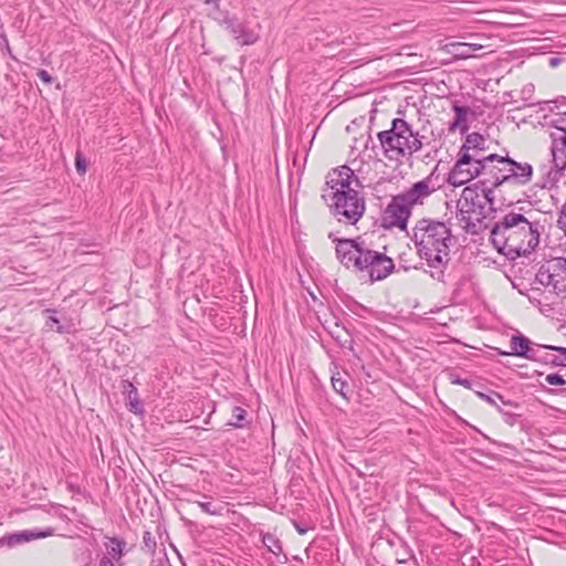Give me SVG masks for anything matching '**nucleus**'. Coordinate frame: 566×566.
<instances>
[{
    "instance_id": "nucleus-7",
    "label": "nucleus",
    "mask_w": 566,
    "mask_h": 566,
    "mask_svg": "<svg viewBox=\"0 0 566 566\" xmlns=\"http://www.w3.org/2000/svg\"><path fill=\"white\" fill-rule=\"evenodd\" d=\"M336 258L346 268L359 271L367 245L357 237L355 239H334Z\"/></svg>"
},
{
    "instance_id": "nucleus-28",
    "label": "nucleus",
    "mask_w": 566,
    "mask_h": 566,
    "mask_svg": "<svg viewBox=\"0 0 566 566\" xmlns=\"http://www.w3.org/2000/svg\"><path fill=\"white\" fill-rule=\"evenodd\" d=\"M545 345H541V344H534L533 345V350L530 352L527 355H526V358L530 359V360H534V361H538V363H543V364H549L552 365V358H553V354H541V349H544Z\"/></svg>"
},
{
    "instance_id": "nucleus-26",
    "label": "nucleus",
    "mask_w": 566,
    "mask_h": 566,
    "mask_svg": "<svg viewBox=\"0 0 566 566\" xmlns=\"http://www.w3.org/2000/svg\"><path fill=\"white\" fill-rule=\"evenodd\" d=\"M333 389L339 394L343 398L348 399L350 390L348 389V382L342 377L340 373H334L331 377Z\"/></svg>"
},
{
    "instance_id": "nucleus-21",
    "label": "nucleus",
    "mask_w": 566,
    "mask_h": 566,
    "mask_svg": "<svg viewBox=\"0 0 566 566\" xmlns=\"http://www.w3.org/2000/svg\"><path fill=\"white\" fill-rule=\"evenodd\" d=\"M106 542H105V547H106V551H107V554L111 556V558L113 559H120L123 557V555L125 554V548H126V541L124 538H118V537H109V536H106Z\"/></svg>"
},
{
    "instance_id": "nucleus-16",
    "label": "nucleus",
    "mask_w": 566,
    "mask_h": 566,
    "mask_svg": "<svg viewBox=\"0 0 566 566\" xmlns=\"http://www.w3.org/2000/svg\"><path fill=\"white\" fill-rule=\"evenodd\" d=\"M452 111L454 112V118L449 124V130L459 129L461 134H465L469 130L468 116L473 114L472 109L469 106L453 103Z\"/></svg>"
},
{
    "instance_id": "nucleus-17",
    "label": "nucleus",
    "mask_w": 566,
    "mask_h": 566,
    "mask_svg": "<svg viewBox=\"0 0 566 566\" xmlns=\"http://www.w3.org/2000/svg\"><path fill=\"white\" fill-rule=\"evenodd\" d=\"M123 394L126 395L128 410L135 415H144V405L139 399L137 388L129 381H122Z\"/></svg>"
},
{
    "instance_id": "nucleus-2",
    "label": "nucleus",
    "mask_w": 566,
    "mask_h": 566,
    "mask_svg": "<svg viewBox=\"0 0 566 566\" xmlns=\"http://www.w3.org/2000/svg\"><path fill=\"white\" fill-rule=\"evenodd\" d=\"M539 222L512 209H497V253L510 259L527 254L539 243Z\"/></svg>"
},
{
    "instance_id": "nucleus-18",
    "label": "nucleus",
    "mask_w": 566,
    "mask_h": 566,
    "mask_svg": "<svg viewBox=\"0 0 566 566\" xmlns=\"http://www.w3.org/2000/svg\"><path fill=\"white\" fill-rule=\"evenodd\" d=\"M518 543V536L516 532H506L497 525V548L504 547V558H510L511 553L514 551Z\"/></svg>"
},
{
    "instance_id": "nucleus-4",
    "label": "nucleus",
    "mask_w": 566,
    "mask_h": 566,
    "mask_svg": "<svg viewBox=\"0 0 566 566\" xmlns=\"http://www.w3.org/2000/svg\"><path fill=\"white\" fill-rule=\"evenodd\" d=\"M433 172L424 179L415 182L406 191L391 197L387 207L381 211L378 220L379 227L385 230L399 229L406 231L411 210L415 206L422 205L434 190L432 185Z\"/></svg>"
},
{
    "instance_id": "nucleus-19",
    "label": "nucleus",
    "mask_w": 566,
    "mask_h": 566,
    "mask_svg": "<svg viewBox=\"0 0 566 566\" xmlns=\"http://www.w3.org/2000/svg\"><path fill=\"white\" fill-rule=\"evenodd\" d=\"M497 465L507 467V465H514L517 460L516 458H521L520 452L509 446V444H501L497 442Z\"/></svg>"
},
{
    "instance_id": "nucleus-12",
    "label": "nucleus",
    "mask_w": 566,
    "mask_h": 566,
    "mask_svg": "<svg viewBox=\"0 0 566 566\" xmlns=\"http://www.w3.org/2000/svg\"><path fill=\"white\" fill-rule=\"evenodd\" d=\"M222 25L240 45H251L258 40V35L234 15H226Z\"/></svg>"
},
{
    "instance_id": "nucleus-5",
    "label": "nucleus",
    "mask_w": 566,
    "mask_h": 566,
    "mask_svg": "<svg viewBox=\"0 0 566 566\" xmlns=\"http://www.w3.org/2000/svg\"><path fill=\"white\" fill-rule=\"evenodd\" d=\"M377 137L386 155L395 151L400 157L412 156L423 146L419 133H415L410 124L402 118H394L391 127L379 132Z\"/></svg>"
},
{
    "instance_id": "nucleus-50",
    "label": "nucleus",
    "mask_w": 566,
    "mask_h": 566,
    "mask_svg": "<svg viewBox=\"0 0 566 566\" xmlns=\"http://www.w3.org/2000/svg\"><path fill=\"white\" fill-rule=\"evenodd\" d=\"M506 25L507 23L506 22H502V21H497V25Z\"/></svg>"
},
{
    "instance_id": "nucleus-6",
    "label": "nucleus",
    "mask_w": 566,
    "mask_h": 566,
    "mask_svg": "<svg viewBox=\"0 0 566 566\" xmlns=\"http://www.w3.org/2000/svg\"><path fill=\"white\" fill-rule=\"evenodd\" d=\"M322 199L338 221L356 224L365 212V199L358 191L323 193Z\"/></svg>"
},
{
    "instance_id": "nucleus-44",
    "label": "nucleus",
    "mask_w": 566,
    "mask_h": 566,
    "mask_svg": "<svg viewBox=\"0 0 566 566\" xmlns=\"http://www.w3.org/2000/svg\"><path fill=\"white\" fill-rule=\"evenodd\" d=\"M294 526H295V530L297 531L298 534L301 535H304L307 533L308 528L306 526H303L296 522H294Z\"/></svg>"
},
{
    "instance_id": "nucleus-45",
    "label": "nucleus",
    "mask_w": 566,
    "mask_h": 566,
    "mask_svg": "<svg viewBox=\"0 0 566 566\" xmlns=\"http://www.w3.org/2000/svg\"><path fill=\"white\" fill-rule=\"evenodd\" d=\"M396 563L401 566H413V563H410L408 559H397Z\"/></svg>"
},
{
    "instance_id": "nucleus-24",
    "label": "nucleus",
    "mask_w": 566,
    "mask_h": 566,
    "mask_svg": "<svg viewBox=\"0 0 566 566\" xmlns=\"http://www.w3.org/2000/svg\"><path fill=\"white\" fill-rule=\"evenodd\" d=\"M453 54L460 59H468L474 56L475 52L483 49L481 44L473 43H453Z\"/></svg>"
},
{
    "instance_id": "nucleus-41",
    "label": "nucleus",
    "mask_w": 566,
    "mask_h": 566,
    "mask_svg": "<svg viewBox=\"0 0 566 566\" xmlns=\"http://www.w3.org/2000/svg\"><path fill=\"white\" fill-rule=\"evenodd\" d=\"M38 76L45 84H51L53 82V77L45 70H39Z\"/></svg>"
},
{
    "instance_id": "nucleus-37",
    "label": "nucleus",
    "mask_w": 566,
    "mask_h": 566,
    "mask_svg": "<svg viewBox=\"0 0 566 566\" xmlns=\"http://www.w3.org/2000/svg\"><path fill=\"white\" fill-rule=\"evenodd\" d=\"M545 381L548 385H552V386H563V385L566 384V380L559 374H549V375H547L545 377Z\"/></svg>"
},
{
    "instance_id": "nucleus-49",
    "label": "nucleus",
    "mask_w": 566,
    "mask_h": 566,
    "mask_svg": "<svg viewBox=\"0 0 566 566\" xmlns=\"http://www.w3.org/2000/svg\"><path fill=\"white\" fill-rule=\"evenodd\" d=\"M328 238L334 242V239H338L333 232L328 234Z\"/></svg>"
},
{
    "instance_id": "nucleus-9",
    "label": "nucleus",
    "mask_w": 566,
    "mask_h": 566,
    "mask_svg": "<svg viewBox=\"0 0 566 566\" xmlns=\"http://www.w3.org/2000/svg\"><path fill=\"white\" fill-rule=\"evenodd\" d=\"M395 271L394 260L367 247L359 272H367L371 282L385 280Z\"/></svg>"
},
{
    "instance_id": "nucleus-38",
    "label": "nucleus",
    "mask_w": 566,
    "mask_h": 566,
    "mask_svg": "<svg viewBox=\"0 0 566 566\" xmlns=\"http://www.w3.org/2000/svg\"><path fill=\"white\" fill-rule=\"evenodd\" d=\"M484 389V386L482 388H478L475 387V389H472L480 398L484 399L485 401H488L489 403L491 405H495V400L493 399L492 395H493V391L492 390H488L486 392L483 391Z\"/></svg>"
},
{
    "instance_id": "nucleus-10",
    "label": "nucleus",
    "mask_w": 566,
    "mask_h": 566,
    "mask_svg": "<svg viewBox=\"0 0 566 566\" xmlns=\"http://www.w3.org/2000/svg\"><path fill=\"white\" fill-rule=\"evenodd\" d=\"M483 169L484 164L481 159H474L470 154L463 153L449 172L447 181L459 187L479 176Z\"/></svg>"
},
{
    "instance_id": "nucleus-40",
    "label": "nucleus",
    "mask_w": 566,
    "mask_h": 566,
    "mask_svg": "<svg viewBox=\"0 0 566 566\" xmlns=\"http://www.w3.org/2000/svg\"><path fill=\"white\" fill-rule=\"evenodd\" d=\"M0 49L6 50L9 55H11V48L9 44L8 36L4 31L0 32Z\"/></svg>"
},
{
    "instance_id": "nucleus-8",
    "label": "nucleus",
    "mask_w": 566,
    "mask_h": 566,
    "mask_svg": "<svg viewBox=\"0 0 566 566\" xmlns=\"http://www.w3.org/2000/svg\"><path fill=\"white\" fill-rule=\"evenodd\" d=\"M532 172L531 165L516 163L507 154L505 156L497 154V187L511 181L524 185L531 180Z\"/></svg>"
},
{
    "instance_id": "nucleus-48",
    "label": "nucleus",
    "mask_w": 566,
    "mask_h": 566,
    "mask_svg": "<svg viewBox=\"0 0 566 566\" xmlns=\"http://www.w3.org/2000/svg\"><path fill=\"white\" fill-rule=\"evenodd\" d=\"M206 4H217L220 0H202Z\"/></svg>"
},
{
    "instance_id": "nucleus-47",
    "label": "nucleus",
    "mask_w": 566,
    "mask_h": 566,
    "mask_svg": "<svg viewBox=\"0 0 566 566\" xmlns=\"http://www.w3.org/2000/svg\"><path fill=\"white\" fill-rule=\"evenodd\" d=\"M558 63H559V59L558 57H552L549 60V65L551 66H556V65H558Z\"/></svg>"
},
{
    "instance_id": "nucleus-32",
    "label": "nucleus",
    "mask_w": 566,
    "mask_h": 566,
    "mask_svg": "<svg viewBox=\"0 0 566 566\" xmlns=\"http://www.w3.org/2000/svg\"><path fill=\"white\" fill-rule=\"evenodd\" d=\"M450 381H451V384L460 385L468 389H475V387H478V388L483 387V384L479 380L470 379V378H462L459 375H453V374L450 375Z\"/></svg>"
},
{
    "instance_id": "nucleus-3",
    "label": "nucleus",
    "mask_w": 566,
    "mask_h": 566,
    "mask_svg": "<svg viewBox=\"0 0 566 566\" xmlns=\"http://www.w3.org/2000/svg\"><path fill=\"white\" fill-rule=\"evenodd\" d=\"M412 241L418 255L426 260L428 266L438 269V280L443 275L442 268L449 262L450 247L454 238L450 228L442 221L422 218L412 229Z\"/></svg>"
},
{
    "instance_id": "nucleus-11",
    "label": "nucleus",
    "mask_w": 566,
    "mask_h": 566,
    "mask_svg": "<svg viewBox=\"0 0 566 566\" xmlns=\"http://www.w3.org/2000/svg\"><path fill=\"white\" fill-rule=\"evenodd\" d=\"M551 138L553 168L548 171L547 177L551 182H555L566 169V130L553 132Z\"/></svg>"
},
{
    "instance_id": "nucleus-39",
    "label": "nucleus",
    "mask_w": 566,
    "mask_h": 566,
    "mask_svg": "<svg viewBox=\"0 0 566 566\" xmlns=\"http://www.w3.org/2000/svg\"><path fill=\"white\" fill-rule=\"evenodd\" d=\"M551 124L555 127V132L566 130V112L560 114L558 118L552 120Z\"/></svg>"
},
{
    "instance_id": "nucleus-53",
    "label": "nucleus",
    "mask_w": 566,
    "mask_h": 566,
    "mask_svg": "<svg viewBox=\"0 0 566 566\" xmlns=\"http://www.w3.org/2000/svg\"><path fill=\"white\" fill-rule=\"evenodd\" d=\"M481 463L483 464V462H481ZM484 465H485L486 468H491V465H490V464L484 463Z\"/></svg>"
},
{
    "instance_id": "nucleus-25",
    "label": "nucleus",
    "mask_w": 566,
    "mask_h": 566,
    "mask_svg": "<svg viewBox=\"0 0 566 566\" xmlns=\"http://www.w3.org/2000/svg\"><path fill=\"white\" fill-rule=\"evenodd\" d=\"M354 178H356L354 170L347 166L346 169L343 171V175H340V178L338 180L339 185L338 187H336L335 192L347 193L349 191H356L355 189L350 188Z\"/></svg>"
},
{
    "instance_id": "nucleus-23",
    "label": "nucleus",
    "mask_w": 566,
    "mask_h": 566,
    "mask_svg": "<svg viewBox=\"0 0 566 566\" xmlns=\"http://www.w3.org/2000/svg\"><path fill=\"white\" fill-rule=\"evenodd\" d=\"M484 137L479 133H471L467 135L465 142L463 143L460 154L467 153L469 154L470 149L473 150H483L484 149Z\"/></svg>"
},
{
    "instance_id": "nucleus-15",
    "label": "nucleus",
    "mask_w": 566,
    "mask_h": 566,
    "mask_svg": "<svg viewBox=\"0 0 566 566\" xmlns=\"http://www.w3.org/2000/svg\"><path fill=\"white\" fill-rule=\"evenodd\" d=\"M53 533H54V528H52V527H49L45 531H39V532L25 530V531H21V532H17V533L8 535L4 538V541L7 542V544L9 546H14V545L23 544L27 542H31L33 539L45 538L48 536L53 535Z\"/></svg>"
},
{
    "instance_id": "nucleus-30",
    "label": "nucleus",
    "mask_w": 566,
    "mask_h": 566,
    "mask_svg": "<svg viewBox=\"0 0 566 566\" xmlns=\"http://www.w3.org/2000/svg\"><path fill=\"white\" fill-rule=\"evenodd\" d=\"M347 166H340L338 168H334L328 175L326 176L325 186L331 191H336V187H338L340 175H343V171L346 169Z\"/></svg>"
},
{
    "instance_id": "nucleus-35",
    "label": "nucleus",
    "mask_w": 566,
    "mask_h": 566,
    "mask_svg": "<svg viewBox=\"0 0 566 566\" xmlns=\"http://www.w3.org/2000/svg\"><path fill=\"white\" fill-rule=\"evenodd\" d=\"M75 168L80 175H84L87 170L86 158L80 150L75 154Z\"/></svg>"
},
{
    "instance_id": "nucleus-20",
    "label": "nucleus",
    "mask_w": 566,
    "mask_h": 566,
    "mask_svg": "<svg viewBox=\"0 0 566 566\" xmlns=\"http://www.w3.org/2000/svg\"><path fill=\"white\" fill-rule=\"evenodd\" d=\"M497 399H500L504 406L509 407L506 410H500L504 421L511 427L514 426L522 416V413L517 411L521 409V406L517 402L504 400L500 394H497Z\"/></svg>"
},
{
    "instance_id": "nucleus-13",
    "label": "nucleus",
    "mask_w": 566,
    "mask_h": 566,
    "mask_svg": "<svg viewBox=\"0 0 566 566\" xmlns=\"http://www.w3.org/2000/svg\"><path fill=\"white\" fill-rule=\"evenodd\" d=\"M559 279L558 258H554L545 264H542L535 276V281L538 284L543 286L552 285L555 291L558 290Z\"/></svg>"
},
{
    "instance_id": "nucleus-14",
    "label": "nucleus",
    "mask_w": 566,
    "mask_h": 566,
    "mask_svg": "<svg viewBox=\"0 0 566 566\" xmlns=\"http://www.w3.org/2000/svg\"><path fill=\"white\" fill-rule=\"evenodd\" d=\"M533 343L530 338L521 334L520 332H516L511 336L510 339V347L511 352H505L500 348H497V355L501 356H509V355H515L518 357L526 358V355L533 350Z\"/></svg>"
},
{
    "instance_id": "nucleus-51",
    "label": "nucleus",
    "mask_w": 566,
    "mask_h": 566,
    "mask_svg": "<svg viewBox=\"0 0 566 566\" xmlns=\"http://www.w3.org/2000/svg\"><path fill=\"white\" fill-rule=\"evenodd\" d=\"M534 103H530L528 105H533ZM527 104H523V106H526ZM522 105H517L516 108H521Z\"/></svg>"
},
{
    "instance_id": "nucleus-33",
    "label": "nucleus",
    "mask_w": 566,
    "mask_h": 566,
    "mask_svg": "<svg viewBox=\"0 0 566 566\" xmlns=\"http://www.w3.org/2000/svg\"><path fill=\"white\" fill-rule=\"evenodd\" d=\"M543 348L554 350L560 354V356L553 355L552 365L566 367V347L560 346H544Z\"/></svg>"
},
{
    "instance_id": "nucleus-34",
    "label": "nucleus",
    "mask_w": 566,
    "mask_h": 566,
    "mask_svg": "<svg viewBox=\"0 0 566 566\" xmlns=\"http://www.w3.org/2000/svg\"><path fill=\"white\" fill-rule=\"evenodd\" d=\"M514 53H515V51H511V50H506V49H502V50L497 49V69H503V70H505L506 73H510L512 67L506 69V66L504 64L509 62V60L511 59V56Z\"/></svg>"
},
{
    "instance_id": "nucleus-43",
    "label": "nucleus",
    "mask_w": 566,
    "mask_h": 566,
    "mask_svg": "<svg viewBox=\"0 0 566 566\" xmlns=\"http://www.w3.org/2000/svg\"><path fill=\"white\" fill-rule=\"evenodd\" d=\"M98 566H114V563L112 560L111 557L108 556H103L99 560V565Z\"/></svg>"
},
{
    "instance_id": "nucleus-46",
    "label": "nucleus",
    "mask_w": 566,
    "mask_h": 566,
    "mask_svg": "<svg viewBox=\"0 0 566 566\" xmlns=\"http://www.w3.org/2000/svg\"><path fill=\"white\" fill-rule=\"evenodd\" d=\"M483 163L484 160H488V161H495V153L494 154H490L489 156H486L485 158L481 159Z\"/></svg>"
},
{
    "instance_id": "nucleus-31",
    "label": "nucleus",
    "mask_w": 566,
    "mask_h": 566,
    "mask_svg": "<svg viewBox=\"0 0 566 566\" xmlns=\"http://www.w3.org/2000/svg\"><path fill=\"white\" fill-rule=\"evenodd\" d=\"M46 313H50L51 315L48 316L45 325L50 328H55V331L60 334H67L70 333V326H65L60 324V319L54 315L55 310H46Z\"/></svg>"
},
{
    "instance_id": "nucleus-27",
    "label": "nucleus",
    "mask_w": 566,
    "mask_h": 566,
    "mask_svg": "<svg viewBox=\"0 0 566 566\" xmlns=\"http://www.w3.org/2000/svg\"><path fill=\"white\" fill-rule=\"evenodd\" d=\"M262 543L269 552L279 556L283 552L282 542L271 533H266L262 536Z\"/></svg>"
},
{
    "instance_id": "nucleus-22",
    "label": "nucleus",
    "mask_w": 566,
    "mask_h": 566,
    "mask_svg": "<svg viewBox=\"0 0 566 566\" xmlns=\"http://www.w3.org/2000/svg\"><path fill=\"white\" fill-rule=\"evenodd\" d=\"M248 411L244 408L234 406L232 408V420H230L227 424L235 429L248 428L251 423V420L248 419Z\"/></svg>"
},
{
    "instance_id": "nucleus-29",
    "label": "nucleus",
    "mask_w": 566,
    "mask_h": 566,
    "mask_svg": "<svg viewBox=\"0 0 566 566\" xmlns=\"http://www.w3.org/2000/svg\"><path fill=\"white\" fill-rule=\"evenodd\" d=\"M142 551L150 556H155L157 551L156 537L149 531H145L143 534V546Z\"/></svg>"
},
{
    "instance_id": "nucleus-36",
    "label": "nucleus",
    "mask_w": 566,
    "mask_h": 566,
    "mask_svg": "<svg viewBox=\"0 0 566 566\" xmlns=\"http://www.w3.org/2000/svg\"><path fill=\"white\" fill-rule=\"evenodd\" d=\"M198 505L202 512L210 515H220L222 511L221 506H216L211 502H198Z\"/></svg>"
},
{
    "instance_id": "nucleus-1",
    "label": "nucleus",
    "mask_w": 566,
    "mask_h": 566,
    "mask_svg": "<svg viewBox=\"0 0 566 566\" xmlns=\"http://www.w3.org/2000/svg\"><path fill=\"white\" fill-rule=\"evenodd\" d=\"M495 181L480 180L472 187H465L458 200L457 219L459 224L471 234L488 231V240L495 248Z\"/></svg>"
},
{
    "instance_id": "nucleus-52",
    "label": "nucleus",
    "mask_w": 566,
    "mask_h": 566,
    "mask_svg": "<svg viewBox=\"0 0 566 566\" xmlns=\"http://www.w3.org/2000/svg\"><path fill=\"white\" fill-rule=\"evenodd\" d=\"M507 103H510V101H507L506 98H504L503 104H507Z\"/></svg>"
},
{
    "instance_id": "nucleus-42",
    "label": "nucleus",
    "mask_w": 566,
    "mask_h": 566,
    "mask_svg": "<svg viewBox=\"0 0 566 566\" xmlns=\"http://www.w3.org/2000/svg\"><path fill=\"white\" fill-rule=\"evenodd\" d=\"M558 266H559L560 279H566V259L565 258H558Z\"/></svg>"
}]
</instances>
